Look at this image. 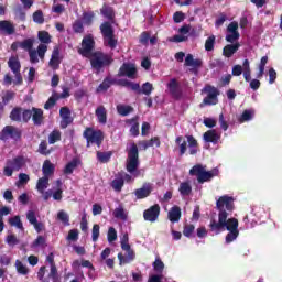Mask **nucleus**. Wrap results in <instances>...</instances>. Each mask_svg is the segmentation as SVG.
Wrapping results in <instances>:
<instances>
[{"instance_id": "f257e3e1", "label": "nucleus", "mask_w": 282, "mask_h": 282, "mask_svg": "<svg viewBox=\"0 0 282 282\" xmlns=\"http://www.w3.org/2000/svg\"><path fill=\"white\" fill-rule=\"evenodd\" d=\"M216 208L219 212L218 221L212 220L209 224V229L212 232L219 235L221 230H239V221L235 217L228 219L229 215H232L235 210V199L229 197V195H223L217 199Z\"/></svg>"}, {"instance_id": "f03ea898", "label": "nucleus", "mask_w": 282, "mask_h": 282, "mask_svg": "<svg viewBox=\"0 0 282 282\" xmlns=\"http://www.w3.org/2000/svg\"><path fill=\"white\" fill-rule=\"evenodd\" d=\"M95 46L96 42L93 35H86L82 40V47L78 48V53L82 57H90L91 68L99 73L106 66L113 64V57L102 51H94Z\"/></svg>"}, {"instance_id": "7ed1b4c3", "label": "nucleus", "mask_w": 282, "mask_h": 282, "mask_svg": "<svg viewBox=\"0 0 282 282\" xmlns=\"http://www.w3.org/2000/svg\"><path fill=\"white\" fill-rule=\"evenodd\" d=\"M100 13L107 18V20L100 24L104 44L110 48H116L118 46V40L116 37L113 25L111 24V21L116 19L115 9L111 4L104 3Z\"/></svg>"}, {"instance_id": "20e7f679", "label": "nucleus", "mask_w": 282, "mask_h": 282, "mask_svg": "<svg viewBox=\"0 0 282 282\" xmlns=\"http://www.w3.org/2000/svg\"><path fill=\"white\" fill-rule=\"evenodd\" d=\"M9 118L14 122H29L32 118L34 124L41 126L44 122V112L42 108L23 110V108H20V106H15V108H12Z\"/></svg>"}, {"instance_id": "39448f33", "label": "nucleus", "mask_w": 282, "mask_h": 282, "mask_svg": "<svg viewBox=\"0 0 282 282\" xmlns=\"http://www.w3.org/2000/svg\"><path fill=\"white\" fill-rule=\"evenodd\" d=\"M189 175H195L198 184H205V182H212L214 177L219 175V169L207 171L206 166H203V164H194V166L189 169Z\"/></svg>"}, {"instance_id": "423d86ee", "label": "nucleus", "mask_w": 282, "mask_h": 282, "mask_svg": "<svg viewBox=\"0 0 282 282\" xmlns=\"http://www.w3.org/2000/svg\"><path fill=\"white\" fill-rule=\"evenodd\" d=\"M127 153L128 158L126 169L128 173H134V171H138L140 166V153L138 144H135V142H131L130 147L127 149Z\"/></svg>"}, {"instance_id": "0eeeda50", "label": "nucleus", "mask_w": 282, "mask_h": 282, "mask_svg": "<svg viewBox=\"0 0 282 282\" xmlns=\"http://www.w3.org/2000/svg\"><path fill=\"white\" fill-rule=\"evenodd\" d=\"M83 137L86 139V147H90V144L101 147L105 140L104 131L101 129H94V127H86Z\"/></svg>"}, {"instance_id": "6e6552de", "label": "nucleus", "mask_w": 282, "mask_h": 282, "mask_svg": "<svg viewBox=\"0 0 282 282\" xmlns=\"http://www.w3.org/2000/svg\"><path fill=\"white\" fill-rule=\"evenodd\" d=\"M118 85L131 88V90H134L138 95H147L148 97L154 90L153 84H150V82H145L141 87L140 84H134L133 82H129V79H119Z\"/></svg>"}, {"instance_id": "1a4fd4ad", "label": "nucleus", "mask_w": 282, "mask_h": 282, "mask_svg": "<svg viewBox=\"0 0 282 282\" xmlns=\"http://www.w3.org/2000/svg\"><path fill=\"white\" fill-rule=\"evenodd\" d=\"M22 135V129H20V127H15L14 124H6L0 131V140H3L4 142L10 139L19 142Z\"/></svg>"}, {"instance_id": "9d476101", "label": "nucleus", "mask_w": 282, "mask_h": 282, "mask_svg": "<svg viewBox=\"0 0 282 282\" xmlns=\"http://www.w3.org/2000/svg\"><path fill=\"white\" fill-rule=\"evenodd\" d=\"M205 93H207V97L203 100L205 106H216L218 104L219 93L215 86H205Z\"/></svg>"}, {"instance_id": "9b49d317", "label": "nucleus", "mask_w": 282, "mask_h": 282, "mask_svg": "<svg viewBox=\"0 0 282 282\" xmlns=\"http://www.w3.org/2000/svg\"><path fill=\"white\" fill-rule=\"evenodd\" d=\"M228 33L226 34V41L230 42L231 44L237 43V40L240 37L239 33V22L232 21L227 26Z\"/></svg>"}, {"instance_id": "f8f14e48", "label": "nucleus", "mask_w": 282, "mask_h": 282, "mask_svg": "<svg viewBox=\"0 0 282 282\" xmlns=\"http://www.w3.org/2000/svg\"><path fill=\"white\" fill-rule=\"evenodd\" d=\"M137 73L138 69L134 64L124 62L119 68L118 77H129V79H135Z\"/></svg>"}, {"instance_id": "ddd939ff", "label": "nucleus", "mask_w": 282, "mask_h": 282, "mask_svg": "<svg viewBox=\"0 0 282 282\" xmlns=\"http://www.w3.org/2000/svg\"><path fill=\"white\" fill-rule=\"evenodd\" d=\"M161 213V206L159 204H154L153 206H150L147 210L143 212V219L145 221H150L151 224H154L158 221Z\"/></svg>"}, {"instance_id": "4468645a", "label": "nucleus", "mask_w": 282, "mask_h": 282, "mask_svg": "<svg viewBox=\"0 0 282 282\" xmlns=\"http://www.w3.org/2000/svg\"><path fill=\"white\" fill-rule=\"evenodd\" d=\"M59 116L62 118L61 119L62 129H66L74 121V118L72 117L70 108H67V106H64V108H61Z\"/></svg>"}, {"instance_id": "2eb2a0df", "label": "nucleus", "mask_w": 282, "mask_h": 282, "mask_svg": "<svg viewBox=\"0 0 282 282\" xmlns=\"http://www.w3.org/2000/svg\"><path fill=\"white\" fill-rule=\"evenodd\" d=\"M62 59H61V48L58 46H54L53 52H52V57L48 61V66L53 70H58L61 68Z\"/></svg>"}, {"instance_id": "dca6fc26", "label": "nucleus", "mask_w": 282, "mask_h": 282, "mask_svg": "<svg viewBox=\"0 0 282 282\" xmlns=\"http://www.w3.org/2000/svg\"><path fill=\"white\" fill-rule=\"evenodd\" d=\"M15 31L14 22L11 20H0V33L2 35H13Z\"/></svg>"}, {"instance_id": "f3484780", "label": "nucleus", "mask_w": 282, "mask_h": 282, "mask_svg": "<svg viewBox=\"0 0 282 282\" xmlns=\"http://www.w3.org/2000/svg\"><path fill=\"white\" fill-rule=\"evenodd\" d=\"M220 138V133H218V131L214 129V127L203 133V139L205 140V142H213V144H218Z\"/></svg>"}, {"instance_id": "a211bd4d", "label": "nucleus", "mask_w": 282, "mask_h": 282, "mask_svg": "<svg viewBox=\"0 0 282 282\" xmlns=\"http://www.w3.org/2000/svg\"><path fill=\"white\" fill-rule=\"evenodd\" d=\"M167 89L170 90V95H172L174 99H181L183 93L180 88L177 79H171L167 84Z\"/></svg>"}, {"instance_id": "6ab92c4d", "label": "nucleus", "mask_w": 282, "mask_h": 282, "mask_svg": "<svg viewBox=\"0 0 282 282\" xmlns=\"http://www.w3.org/2000/svg\"><path fill=\"white\" fill-rule=\"evenodd\" d=\"M185 66H192V72L196 73L198 68L203 66V59H195L192 53H188L185 57Z\"/></svg>"}, {"instance_id": "aec40b11", "label": "nucleus", "mask_w": 282, "mask_h": 282, "mask_svg": "<svg viewBox=\"0 0 282 282\" xmlns=\"http://www.w3.org/2000/svg\"><path fill=\"white\" fill-rule=\"evenodd\" d=\"M169 220L172 224H177L182 219V208L180 206H173L169 212Z\"/></svg>"}, {"instance_id": "412c9836", "label": "nucleus", "mask_w": 282, "mask_h": 282, "mask_svg": "<svg viewBox=\"0 0 282 282\" xmlns=\"http://www.w3.org/2000/svg\"><path fill=\"white\" fill-rule=\"evenodd\" d=\"M240 46L241 44H239V42H236L235 44H226V46L223 48V55L225 57H232V55L239 51Z\"/></svg>"}, {"instance_id": "4be33fe9", "label": "nucleus", "mask_w": 282, "mask_h": 282, "mask_svg": "<svg viewBox=\"0 0 282 282\" xmlns=\"http://www.w3.org/2000/svg\"><path fill=\"white\" fill-rule=\"evenodd\" d=\"M113 84H117L112 77H105L104 82L96 88V93H107Z\"/></svg>"}, {"instance_id": "5701e85b", "label": "nucleus", "mask_w": 282, "mask_h": 282, "mask_svg": "<svg viewBox=\"0 0 282 282\" xmlns=\"http://www.w3.org/2000/svg\"><path fill=\"white\" fill-rule=\"evenodd\" d=\"M134 258H135V253L131 245H129L127 258H124V254L122 252L118 253V259L120 264H127L128 262H131V260H134Z\"/></svg>"}, {"instance_id": "b1692460", "label": "nucleus", "mask_w": 282, "mask_h": 282, "mask_svg": "<svg viewBox=\"0 0 282 282\" xmlns=\"http://www.w3.org/2000/svg\"><path fill=\"white\" fill-rule=\"evenodd\" d=\"M42 171H43V175H45V177H47L48 186H50V175H53L54 171H55V166L51 162V160H45L44 161L43 166H42Z\"/></svg>"}, {"instance_id": "393cba45", "label": "nucleus", "mask_w": 282, "mask_h": 282, "mask_svg": "<svg viewBox=\"0 0 282 282\" xmlns=\"http://www.w3.org/2000/svg\"><path fill=\"white\" fill-rule=\"evenodd\" d=\"M186 139L189 147V154L196 155L198 153V140L194 135H186Z\"/></svg>"}, {"instance_id": "a878e982", "label": "nucleus", "mask_w": 282, "mask_h": 282, "mask_svg": "<svg viewBox=\"0 0 282 282\" xmlns=\"http://www.w3.org/2000/svg\"><path fill=\"white\" fill-rule=\"evenodd\" d=\"M151 193H152L151 186H143L142 188H137V191L134 192V195L137 199H145L151 195Z\"/></svg>"}, {"instance_id": "bb28decb", "label": "nucleus", "mask_w": 282, "mask_h": 282, "mask_svg": "<svg viewBox=\"0 0 282 282\" xmlns=\"http://www.w3.org/2000/svg\"><path fill=\"white\" fill-rule=\"evenodd\" d=\"M78 164H79V160L77 158H73L70 162H67V164L64 167L65 175H72L75 169H77Z\"/></svg>"}, {"instance_id": "cd10ccee", "label": "nucleus", "mask_w": 282, "mask_h": 282, "mask_svg": "<svg viewBox=\"0 0 282 282\" xmlns=\"http://www.w3.org/2000/svg\"><path fill=\"white\" fill-rule=\"evenodd\" d=\"M25 164V158L23 155H18L17 158L12 159V173L14 171H20V169H23Z\"/></svg>"}, {"instance_id": "c85d7f7f", "label": "nucleus", "mask_w": 282, "mask_h": 282, "mask_svg": "<svg viewBox=\"0 0 282 282\" xmlns=\"http://www.w3.org/2000/svg\"><path fill=\"white\" fill-rule=\"evenodd\" d=\"M178 191L183 197H188L193 193V187L189 182H181Z\"/></svg>"}, {"instance_id": "c756f323", "label": "nucleus", "mask_w": 282, "mask_h": 282, "mask_svg": "<svg viewBox=\"0 0 282 282\" xmlns=\"http://www.w3.org/2000/svg\"><path fill=\"white\" fill-rule=\"evenodd\" d=\"M175 142L178 144L180 155H185L187 151V140L184 138V135H177Z\"/></svg>"}, {"instance_id": "7c9ffc66", "label": "nucleus", "mask_w": 282, "mask_h": 282, "mask_svg": "<svg viewBox=\"0 0 282 282\" xmlns=\"http://www.w3.org/2000/svg\"><path fill=\"white\" fill-rule=\"evenodd\" d=\"M127 122H132L130 127L131 135H139L140 134V122H138V117L130 118Z\"/></svg>"}, {"instance_id": "2f4dec72", "label": "nucleus", "mask_w": 282, "mask_h": 282, "mask_svg": "<svg viewBox=\"0 0 282 282\" xmlns=\"http://www.w3.org/2000/svg\"><path fill=\"white\" fill-rule=\"evenodd\" d=\"M124 184H126V181H124L123 176L116 177L111 182V186H112L113 191H116L117 193H121Z\"/></svg>"}, {"instance_id": "473e14b6", "label": "nucleus", "mask_w": 282, "mask_h": 282, "mask_svg": "<svg viewBox=\"0 0 282 282\" xmlns=\"http://www.w3.org/2000/svg\"><path fill=\"white\" fill-rule=\"evenodd\" d=\"M37 37L45 46L52 43V35L50 34V31H39Z\"/></svg>"}, {"instance_id": "72a5a7b5", "label": "nucleus", "mask_w": 282, "mask_h": 282, "mask_svg": "<svg viewBox=\"0 0 282 282\" xmlns=\"http://www.w3.org/2000/svg\"><path fill=\"white\" fill-rule=\"evenodd\" d=\"M96 116L98 118V121L101 122V124H106L107 122V110L105 106H98L96 109Z\"/></svg>"}, {"instance_id": "f704fd0d", "label": "nucleus", "mask_w": 282, "mask_h": 282, "mask_svg": "<svg viewBox=\"0 0 282 282\" xmlns=\"http://www.w3.org/2000/svg\"><path fill=\"white\" fill-rule=\"evenodd\" d=\"M112 155L113 151H97V160L101 163L109 162Z\"/></svg>"}, {"instance_id": "c9c22d12", "label": "nucleus", "mask_w": 282, "mask_h": 282, "mask_svg": "<svg viewBox=\"0 0 282 282\" xmlns=\"http://www.w3.org/2000/svg\"><path fill=\"white\" fill-rule=\"evenodd\" d=\"M34 37H26L20 42V48H24V51H29V55L31 56V48L34 46Z\"/></svg>"}, {"instance_id": "e433bc0d", "label": "nucleus", "mask_w": 282, "mask_h": 282, "mask_svg": "<svg viewBox=\"0 0 282 282\" xmlns=\"http://www.w3.org/2000/svg\"><path fill=\"white\" fill-rule=\"evenodd\" d=\"M48 187V177L43 174V177L37 180L36 188L39 193H44V191Z\"/></svg>"}, {"instance_id": "4c0bfd02", "label": "nucleus", "mask_w": 282, "mask_h": 282, "mask_svg": "<svg viewBox=\"0 0 282 282\" xmlns=\"http://www.w3.org/2000/svg\"><path fill=\"white\" fill-rule=\"evenodd\" d=\"M9 225L18 228V230H24V226H23L20 215H15V217H10Z\"/></svg>"}, {"instance_id": "58836bf2", "label": "nucleus", "mask_w": 282, "mask_h": 282, "mask_svg": "<svg viewBox=\"0 0 282 282\" xmlns=\"http://www.w3.org/2000/svg\"><path fill=\"white\" fill-rule=\"evenodd\" d=\"M113 217L116 219H121L122 221H127L128 215L123 208V206H119L118 208H115L113 210Z\"/></svg>"}, {"instance_id": "ea45409f", "label": "nucleus", "mask_w": 282, "mask_h": 282, "mask_svg": "<svg viewBox=\"0 0 282 282\" xmlns=\"http://www.w3.org/2000/svg\"><path fill=\"white\" fill-rule=\"evenodd\" d=\"M15 95L17 93H14L13 90H7V93L3 95V111H6V106H8L10 101H13V99H15Z\"/></svg>"}, {"instance_id": "a19ab883", "label": "nucleus", "mask_w": 282, "mask_h": 282, "mask_svg": "<svg viewBox=\"0 0 282 282\" xmlns=\"http://www.w3.org/2000/svg\"><path fill=\"white\" fill-rule=\"evenodd\" d=\"M58 140H62V131L59 129H53L48 135V142L50 144H55Z\"/></svg>"}, {"instance_id": "79ce46f5", "label": "nucleus", "mask_w": 282, "mask_h": 282, "mask_svg": "<svg viewBox=\"0 0 282 282\" xmlns=\"http://www.w3.org/2000/svg\"><path fill=\"white\" fill-rule=\"evenodd\" d=\"M57 219L58 221H62L64 226H70V217L68 213H65V210H59L57 213Z\"/></svg>"}, {"instance_id": "37998d69", "label": "nucleus", "mask_w": 282, "mask_h": 282, "mask_svg": "<svg viewBox=\"0 0 282 282\" xmlns=\"http://www.w3.org/2000/svg\"><path fill=\"white\" fill-rule=\"evenodd\" d=\"M94 18H95V11H84L82 15V20L84 24H87L88 26L93 24Z\"/></svg>"}, {"instance_id": "c03bdc74", "label": "nucleus", "mask_w": 282, "mask_h": 282, "mask_svg": "<svg viewBox=\"0 0 282 282\" xmlns=\"http://www.w3.org/2000/svg\"><path fill=\"white\" fill-rule=\"evenodd\" d=\"M58 100H59L58 93H53L52 97H50L46 104L44 105V109H52V107L56 106V101Z\"/></svg>"}, {"instance_id": "a18cd8bd", "label": "nucleus", "mask_w": 282, "mask_h": 282, "mask_svg": "<svg viewBox=\"0 0 282 282\" xmlns=\"http://www.w3.org/2000/svg\"><path fill=\"white\" fill-rule=\"evenodd\" d=\"M153 267H154V271H156L158 275H163V271H164V262L163 260H161V258H156L153 262Z\"/></svg>"}, {"instance_id": "49530a36", "label": "nucleus", "mask_w": 282, "mask_h": 282, "mask_svg": "<svg viewBox=\"0 0 282 282\" xmlns=\"http://www.w3.org/2000/svg\"><path fill=\"white\" fill-rule=\"evenodd\" d=\"M131 111H134L133 106H124V105L117 106V112L120 113V116H129Z\"/></svg>"}, {"instance_id": "de8ad7c7", "label": "nucleus", "mask_w": 282, "mask_h": 282, "mask_svg": "<svg viewBox=\"0 0 282 282\" xmlns=\"http://www.w3.org/2000/svg\"><path fill=\"white\" fill-rule=\"evenodd\" d=\"M9 68L12 70V73L15 75L19 73V68H21V64L19 59L10 58L8 62Z\"/></svg>"}, {"instance_id": "09e8293b", "label": "nucleus", "mask_w": 282, "mask_h": 282, "mask_svg": "<svg viewBox=\"0 0 282 282\" xmlns=\"http://www.w3.org/2000/svg\"><path fill=\"white\" fill-rule=\"evenodd\" d=\"M194 232H195V226L193 224H186L183 227V235L184 237H187V239H192Z\"/></svg>"}, {"instance_id": "8fccbe9b", "label": "nucleus", "mask_w": 282, "mask_h": 282, "mask_svg": "<svg viewBox=\"0 0 282 282\" xmlns=\"http://www.w3.org/2000/svg\"><path fill=\"white\" fill-rule=\"evenodd\" d=\"M216 44V35H209L207 40H205V51L210 52L214 51Z\"/></svg>"}, {"instance_id": "3c124183", "label": "nucleus", "mask_w": 282, "mask_h": 282, "mask_svg": "<svg viewBox=\"0 0 282 282\" xmlns=\"http://www.w3.org/2000/svg\"><path fill=\"white\" fill-rule=\"evenodd\" d=\"M48 278H51V280L53 282H58V279H59V274H58V269L55 264V260L53 261V264L51 267V271L48 273Z\"/></svg>"}, {"instance_id": "603ef678", "label": "nucleus", "mask_w": 282, "mask_h": 282, "mask_svg": "<svg viewBox=\"0 0 282 282\" xmlns=\"http://www.w3.org/2000/svg\"><path fill=\"white\" fill-rule=\"evenodd\" d=\"M15 269L18 273L22 275H28L29 269L25 264H23L22 260H15Z\"/></svg>"}, {"instance_id": "864d4df0", "label": "nucleus", "mask_w": 282, "mask_h": 282, "mask_svg": "<svg viewBox=\"0 0 282 282\" xmlns=\"http://www.w3.org/2000/svg\"><path fill=\"white\" fill-rule=\"evenodd\" d=\"M33 20L37 24H43L45 22V18H44V13H43L42 9H37L36 11H34Z\"/></svg>"}, {"instance_id": "5fc2aeb1", "label": "nucleus", "mask_w": 282, "mask_h": 282, "mask_svg": "<svg viewBox=\"0 0 282 282\" xmlns=\"http://www.w3.org/2000/svg\"><path fill=\"white\" fill-rule=\"evenodd\" d=\"M3 175L11 177L13 175V160H7L6 166L3 169Z\"/></svg>"}, {"instance_id": "6e6d98bb", "label": "nucleus", "mask_w": 282, "mask_h": 282, "mask_svg": "<svg viewBox=\"0 0 282 282\" xmlns=\"http://www.w3.org/2000/svg\"><path fill=\"white\" fill-rule=\"evenodd\" d=\"M39 152L42 155H50L51 151L47 149V140H42L39 144Z\"/></svg>"}, {"instance_id": "4d7b16f0", "label": "nucleus", "mask_w": 282, "mask_h": 282, "mask_svg": "<svg viewBox=\"0 0 282 282\" xmlns=\"http://www.w3.org/2000/svg\"><path fill=\"white\" fill-rule=\"evenodd\" d=\"M6 242L10 245V247H14V245H19L20 240L15 234H8Z\"/></svg>"}, {"instance_id": "13d9d810", "label": "nucleus", "mask_w": 282, "mask_h": 282, "mask_svg": "<svg viewBox=\"0 0 282 282\" xmlns=\"http://www.w3.org/2000/svg\"><path fill=\"white\" fill-rule=\"evenodd\" d=\"M73 31L75 33H84L85 26L82 20H75V22L73 23Z\"/></svg>"}, {"instance_id": "bf43d9fd", "label": "nucleus", "mask_w": 282, "mask_h": 282, "mask_svg": "<svg viewBox=\"0 0 282 282\" xmlns=\"http://www.w3.org/2000/svg\"><path fill=\"white\" fill-rule=\"evenodd\" d=\"M46 53H47V46H45V44L41 42V44H39L37 46V56L40 57V59H45Z\"/></svg>"}, {"instance_id": "052dcab7", "label": "nucleus", "mask_w": 282, "mask_h": 282, "mask_svg": "<svg viewBox=\"0 0 282 282\" xmlns=\"http://www.w3.org/2000/svg\"><path fill=\"white\" fill-rule=\"evenodd\" d=\"M36 215L34 213V210H28L26 213V219L31 224V226H34V228H36Z\"/></svg>"}, {"instance_id": "680f3d73", "label": "nucleus", "mask_w": 282, "mask_h": 282, "mask_svg": "<svg viewBox=\"0 0 282 282\" xmlns=\"http://www.w3.org/2000/svg\"><path fill=\"white\" fill-rule=\"evenodd\" d=\"M118 239V231L116 227H109L108 229V240L109 242H113V240Z\"/></svg>"}, {"instance_id": "e2e57ef3", "label": "nucleus", "mask_w": 282, "mask_h": 282, "mask_svg": "<svg viewBox=\"0 0 282 282\" xmlns=\"http://www.w3.org/2000/svg\"><path fill=\"white\" fill-rule=\"evenodd\" d=\"M237 237H239V229L237 231H234V229H231V231H228V234L226 235V242H232L237 239Z\"/></svg>"}, {"instance_id": "0e129e2a", "label": "nucleus", "mask_w": 282, "mask_h": 282, "mask_svg": "<svg viewBox=\"0 0 282 282\" xmlns=\"http://www.w3.org/2000/svg\"><path fill=\"white\" fill-rule=\"evenodd\" d=\"M46 269L45 265H42L37 271V279L41 280V282H50V280L45 279Z\"/></svg>"}, {"instance_id": "69168bd1", "label": "nucleus", "mask_w": 282, "mask_h": 282, "mask_svg": "<svg viewBox=\"0 0 282 282\" xmlns=\"http://www.w3.org/2000/svg\"><path fill=\"white\" fill-rule=\"evenodd\" d=\"M30 62L31 64H39V53L37 51L33 50V47L30 50Z\"/></svg>"}, {"instance_id": "338daca9", "label": "nucleus", "mask_w": 282, "mask_h": 282, "mask_svg": "<svg viewBox=\"0 0 282 282\" xmlns=\"http://www.w3.org/2000/svg\"><path fill=\"white\" fill-rule=\"evenodd\" d=\"M99 237H100V226L98 224H95L94 228H93V240H94V242H97Z\"/></svg>"}, {"instance_id": "774afa93", "label": "nucleus", "mask_w": 282, "mask_h": 282, "mask_svg": "<svg viewBox=\"0 0 282 282\" xmlns=\"http://www.w3.org/2000/svg\"><path fill=\"white\" fill-rule=\"evenodd\" d=\"M252 112L251 110H243L241 117L239 118L240 122H245L246 120H251Z\"/></svg>"}]
</instances>
